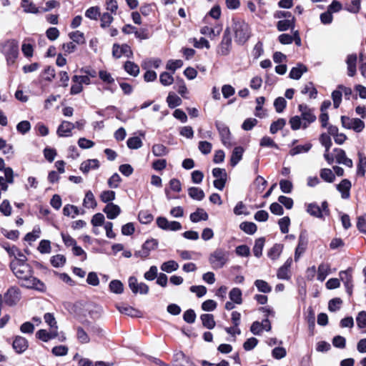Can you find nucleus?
<instances>
[{
  "mask_svg": "<svg viewBox=\"0 0 366 366\" xmlns=\"http://www.w3.org/2000/svg\"><path fill=\"white\" fill-rule=\"evenodd\" d=\"M0 53L6 58L8 65L14 64L19 56V43L14 39L6 40L0 44Z\"/></svg>",
  "mask_w": 366,
  "mask_h": 366,
  "instance_id": "f257e3e1",
  "label": "nucleus"
},
{
  "mask_svg": "<svg viewBox=\"0 0 366 366\" xmlns=\"http://www.w3.org/2000/svg\"><path fill=\"white\" fill-rule=\"evenodd\" d=\"M232 30L235 41L239 44H244L250 36L249 25L244 21L233 20Z\"/></svg>",
  "mask_w": 366,
  "mask_h": 366,
  "instance_id": "f03ea898",
  "label": "nucleus"
},
{
  "mask_svg": "<svg viewBox=\"0 0 366 366\" xmlns=\"http://www.w3.org/2000/svg\"><path fill=\"white\" fill-rule=\"evenodd\" d=\"M26 261L18 262L16 260H11L10 267L14 275L22 282H26L27 280L31 277L32 274V269Z\"/></svg>",
  "mask_w": 366,
  "mask_h": 366,
  "instance_id": "7ed1b4c3",
  "label": "nucleus"
},
{
  "mask_svg": "<svg viewBox=\"0 0 366 366\" xmlns=\"http://www.w3.org/2000/svg\"><path fill=\"white\" fill-rule=\"evenodd\" d=\"M229 260V252L223 248L216 249L209 257V262L213 269L222 268Z\"/></svg>",
  "mask_w": 366,
  "mask_h": 366,
  "instance_id": "20e7f679",
  "label": "nucleus"
},
{
  "mask_svg": "<svg viewBox=\"0 0 366 366\" xmlns=\"http://www.w3.org/2000/svg\"><path fill=\"white\" fill-rule=\"evenodd\" d=\"M299 111L301 113L300 117L302 121V129H307L309 125L316 121V116L314 110L309 108L306 104H300L298 106Z\"/></svg>",
  "mask_w": 366,
  "mask_h": 366,
  "instance_id": "39448f33",
  "label": "nucleus"
},
{
  "mask_svg": "<svg viewBox=\"0 0 366 366\" xmlns=\"http://www.w3.org/2000/svg\"><path fill=\"white\" fill-rule=\"evenodd\" d=\"M341 124L345 129H352L356 132H360L365 128V123L358 118H350L346 116H342Z\"/></svg>",
  "mask_w": 366,
  "mask_h": 366,
  "instance_id": "423d86ee",
  "label": "nucleus"
},
{
  "mask_svg": "<svg viewBox=\"0 0 366 366\" xmlns=\"http://www.w3.org/2000/svg\"><path fill=\"white\" fill-rule=\"evenodd\" d=\"M232 48V39L229 29L224 31L221 43L217 49V54L221 56H227Z\"/></svg>",
  "mask_w": 366,
  "mask_h": 366,
  "instance_id": "0eeeda50",
  "label": "nucleus"
},
{
  "mask_svg": "<svg viewBox=\"0 0 366 366\" xmlns=\"http://www.w3.org/2000/svg\"><path fill=\"white\" fill-rule=\"evenodd\" d=\"M157 246L158 241L157 239H148L142 244L141 249L135 252L134 255L145 259L149 257L151 251L154 250Z\"/></svg>",
  "mask_w": 366,
  "mask_h": 366,
  "instance_id": "6e6552de",
  "label": "nucleus"
},
{
  "mask_svg": "<svg viewBox=\"0 0 366 366\" xmlns=\"http://www.w3.org/2000/svg\"><path fill=\"white\" fill-rule=\"evenodd\" d=\"M157 226L164 230L177 231L181 229L182 225L179 222L168 221L165 217H159L157 219Z\"/></svg>",
  "mask_w": 366,
  "mask_h": 366,
  "instance_id": "1a4fd4ad",
  "label": "nucleus"
},
{
  "mask_svg": "<svg viewBox=\"0 0 366 366\" xmlns=\"http://www.w3.org/2000/svg\"><path fill=\"white\" fill-rule=\"evenodd\" d=\"M129 287L134 294L146 295L149 292V287L144 282H138L134 277H129Z\"/></svg>",
  "mask_w": 366,
  "mask_h": 366,
  "instance_id": "9d476101",
  "label": "nucleus"
},
{
  "mask_svg": "<svg viewBox=\"0 0 366 366\" xmlns=\"http://www.w3.org/2000/svg\"><path fill=\"white\" fill-rule=\"evenodd\" d=\"M112 55L117 59H119L122 56L130 57L132 56V51L130 46L126 44L122 45L114 44L112 47Z\"/></svg>",
  "mask_w": 366,
  "mask_h": 366,
  "instance_id": "9b49d317",
  "label": "nucleus"
},
{
  "mask_svg": "<svg viewBox=\"0 0 366 366\" xmlns=\"http://www.w3.org/2000/svg\"><path fill=\"white\" fill-rule=\"evenodd\" d=\"M12 346L16 352L21 354L27 350L29 342L25 337L17 335L14 338Z\"/></svg>",
  "mask_w": 366,
  "mask_h": 366,
  "instance_id": "f8f14e48",
  "label": "nucleus"
},
{
  "mask_svg": "<svg viewBox=\"0 0 366 366\" xmlns=\"http://www.w3.org/2000/svg\"><path fill=\"white\" fill-rule=\"evenodd\" d=\"M22 285L27 288L34 289L39 292H44L46 290L45 284L32 275L26 282H22Z\"/></svg>",
  "mask_w": 366,
  "mask_h": 366,
  "instance_id": "ddd939ff",
  "label": "nucleus"
},
{
  "mask_svg": "<svg viewBox=\"0 0 366 366\" xmlns=\"http://www.w3.org/2000/svg\"><path fill=\"white\" fill-rule=\"evenodd\" d=\"M334 152L335 154L336 162L338 164H344L350 168L352 167L353 162L352 159L346 156V153L343 149L336 148L334 149Z\"/></svg>",
  "mask_w": 366,
  "mask_h": 366,
  "instance_id": "4468645a",
  "label": "nucleus"
},
{
  "mask_svg": "<svg viewBox=\"0 0 366 366\" xmlns=\"http://www.w3.org/2000/svg\"><path fill=\"white\" fill-rule=\"evenodd\" d=\"M75 128L74 123L63 121L59 126L56 133L59 137H69L71 135V131Z\"/></svg>",
  "mask_w": 366,
  "mask_h": 366,
  "instance_id": "2eb2a0df",
  "label": "nucleus"
},
{
  "mask_svg": "<svg viewBox=\"0 0 366 366\" xmlns=\"http://www.w3.org/2000/svg\"><path fill=\"white\" fill-rule=\"evenodd\" d=\"M20 300L19 289L11 287L5 294V301L9 305H15Z\"/></svg>",
  "mask_w": 366,
  "mask_h": 366,
  "instance_id": "dca6fc26",
  "label": "nucleus"
},
{
  "mask_svg": "<svg viewBox=\"0 0 366 366\" xmlns=\"http://www.w3.org/2000/svg\"><path fill=\"white\" fill-rule=\"evenodd\" d=\"M307 244V241L303 234H300L298 239V244L295 252V261L297 262L302 254L305 252Z\"/></svg>",
  "mask_w": 366,
  "mask_h": 366,
  "instance_id": "f3484780",
  "label": "nucleus"
},
{
  "mask_svg": "<svg viewBox=\"0 0 366 366\" xmlns=\"http://www.w3.org/2000/svg\"><path fill=\"white\" fill-rule=\"evenodd\" d=\"M109 219H115L121 212L120 207L114 203H108L103 209Z\"/></svg>",
  "mask_w": 366,
  "mask_h": 366,
  "instance_id": "a211bd4d",
  "label": "nucleus"
},
{
  "mask_svg": "<svg viewBox=\"0 0 366 366\" xmlns=\"http://www.w3.org/2000/svg\"><path fill=\"white\" fill-rule=\"evenodd\" d=\"M36 336L44 342H48L49 340L56 338L58 336V332L56 329L51 328L49 332L46 330H39L36 332Z\"/></svg>",
  "mask_w": 366,
  "mask_h": 366,
  "instance_id": "6ab92c4d",
  "label": "nucleus"
},
{
  "mask_svg": "<svg viewBox=\"0 0 366 366\" xmlns=\"http://www.w3.org/2000/svg\"><path fill=\"white\" fill-rule=\"evenodd\" d=\"M357 55L355 54H349L346 59L347 66V74L349 76H354L356 74Z\"/></svg>",
  "mask_w": 366,
  "mask_h": 366,
  "instance_id": "aec40b11",
  "label": "nucleus"
},
{
  "mask_svg": "<svg viewBox=\"0 0 366 366\" xmlns=\"http://www.w3.org/2000/svg\"><path fill=\"white\" fill-rule=\"evenodd\" d=\"M351 182L347 179H342L340 184H337V189L341 193L343 199H347L350 197V190L351 188Z\"/></svg>",
  "mask_w": 366,
  "mask_h": 366,
  "instance_id": "412c9836",
  "label": "nucleus"
},
{
  "mask_svg": "<svg viewBox=\"0 0 366 366\" xmlns=\"http://www.w3.org/2000/svg\"><path fill=\"white\" fill-rule=\"evenodd\" d=\"M99 167V162L97 159H87L84 161L80 165V170L84 173H88L91 169H97Z\"/></svg>",
  "mask_w": 366,
  "mask_h": 366,
  "instance_id": "4be33fe9",
  "label": "nucleus"
},
{
  "mask_svg": "<svg viewBox=\"0 0 366 366\" xmlns=\"http://www.w3.org/2000/svg\"><path fill=\"white\" fill-rule=\"evenodd\" d=\"M345 276H347V280L344 282L347 293L351 295L352 292V277L350 269L342 271L340 272V277L342 281L345 280Z\"/></svg>",
  "mask_w": 366,
  "mask_h": 366,
  "instance_id": "5701e85b",
  "label": "nucleus"
},
{
  "mask_svg": "<svg viewBox=\"0 0 366 366\" xmlns=\"http://www.w3.org/2000/svg\"><path fill=\"white\" fill-rule=\"evenodd\" d=\"M8 254L10 257H14L12 260H16L18 262L27 260L26 255L15 246L8 247Z\"/></svg>",
  "mask_w": 366,
  "mask_h": 366,
  "instance_id": "b1692460",
  "label": "nucleus"
},
{
  "mask_svg": "<svg viewBox=\"0 0 366 366\" xmlns=\"http://www.w3.org/2000/svg\"><path fill=\"white\" fill-rule=\"evenodd\" d=\"M189 217L192 222H198L201 220H207L209 216L204 209L198 208L194 212L190 214Z\"/></svg>",
  "mask_w": 366,
  "mask_h": 366,
  "instance_id": "393cba45",
  "label": "nucleus"
},
{
  "mask_svg": "<svg viewBox=\"0 0 366 366\" xmlns=\"http://www.w3.org/2000/svg\"><path fill=\"white\" fill-rule=\"evenodd\" d=\"M218 130L219 134L221 136V139L223 144L226 147H231L232 144L230 142V132L227 127H218Z\"/></svg>",
  "mask_w": 366,
  "mask_h": 366,
  "instance_id": "a878e982",
  "label": "nucleus"
},
{
  "mask_svg": "<svg viewBox=\"0 0 366 366\" xmlns=\"http://www.w3.org/2000/svg\"><path fill=\"white\" fill-rule=\"evenodd\" d=\"M244 149L241 147H237L233 149L230 164L232 167L236 166L238 162L242 159Z\"/></svg>",
  "mask_w": 366,
  "mask_h": 366,
  "instance_id": "bb28decb",
  "label": "nucleus"
},
{
  "mask_svg": "<svg viewBox=\"0 0 366 366\" xmlns=\"http://www.w3.org/2000/svg\"><path fill=\"white\" fill-rule=\"evenodd\" d=\"M124 70L131 76H137L139 74V67L134 62L127 61L124 65Z\"/></svg>",
  "mask_w": 366,
  "mask_h": 366,
  "instance_id": "cd10ccee",
  "label": "nucleus"
},
{
  "mask_svg": "<svg viewBox=\"0 0 366 366\" xmlns=\"http://www.w3.org/2000/svg\"><path fill=\"white\" fill-rule=\"evenodd\" d=\"M307 71V67L303 64H299L293 67L290 72V77L293 79H299L302 75Z\"/></svg>",
  "mask_w": 366,
  "mask_h": 366,
  "instance_id": "c85d7f7f",
  "label": "nucleus"
},
{
  "mask_svg": "<svg viewBox=\"0 0 366 366\" xmlns=\"http://www.w3.org/2000/svg\"><path fill=\"white\" fill-rule=\"evenodd\" d=\"M83 204L86 208H95L97 207V201L92 191H87L83 201Z\"/></svg>",
  "mask_w": 366,
  "mask_h": 366,
  "instance_id": "c756f323",
  "label": "nucleus"
},
{
  "mask_svg": "<svg viewBox=\"0 0 366 366\" xmlns=\"http://www.w3.org/2000/svg\"><path fill=\"white\" fill-rule=\"evenodd\" d=\"M21 5L26 13L38 14L39 12V8L30 0H22Z\"/></svg>",
  "mask_w": 366,
  "mask_h": 366,
  "instance_id": "7c9ffc66",
  "label": "nucleus"
},
{
  "mask_svg": "<svg viewBox=\"0 0 366 366\" xmlns=\"http://www.w3.org/2000/svg\"><path fill=\"white\" fill-rule=\"evenodd\" d=\"M202 325L207 329H213L215 327V321L212 314H203L200 316Z\"/></svg>",
  "mask_w": 366,
  "mask_h": 366,
  "instance_id": "2f4dec72",
  "label": "nucleus"
},
{
  "mask_svg": "<svg viewBox=\"0 0 366 366\" xmlns=\"http://www.w3.org/2000/svg\"><path fill=\"white\" fill-rule=\"evenodd\" d=\"M188 194L192 199L197 201H201L204 198V191L198 187H190L188 189Z\"/></svg>",
  "mask_w": 366,
  "mask_h": 366,
  "instance_id": "473e14b6",
  "label": "nucleus"
},
{
  "mask_svg": "<svg viewBox=\"0 0 366 366\" xmlns=\"http://www.w3.org/2000/svg\"><path fill=\"white\" fill-rule=\"evenodd\" d=\"M330 267L328 264L322 263L318 267L317 280L323 282L330 273Z\"/></svg>",
  "mask_w": 366,
  "mask_h": 366,
  "instance_id": "72a5a7b5",
  "label": "nucleus"
},
{
  "mask_svg": "<svg viewBox=\"0 0 366 366\" xmlns=\"http://www.w3.org/2000/svg\"><path fill=\"white\" fill-rule=\"evenodd\" d=\"M307 212L312 216L317 217V218H322V212L320 208L317 204L315 203H311L307 205Z\"/></svg>",
  "mask_w": 366,
  "mask_h": 366,
  "instance_id": "f704fd0d",
  "label": "nucleus"
},
{
  "mask_svg": "<svg viewBox=\"0 0 366 366\" xmlns=\"http://www.w3.org/2000/svg\"><path fill=\"white\" fill-rule=\"evenodd\" d=\"M100 26L102 28L105 29L109 27L114 20V17L112 14L109 12H104L103 14H100Z\"/></svg>",
  "mask_w": 366,
  "mask_h": 366,
  "instance_id": "c9c22d12",
  "label": "nucleus"
},
{
  "mask_svg": "<svg viewBox=\"0 0 366 366\" xmlns=\"http://www.w3.org/2000/svg\"><path fill=\"white\" fill-rule=\"evenodd\" d=\"M320 177L325 182L332 183L335 179V176L330 169L324 168L320 170Z\"/></svg>",
  "mask_w": 366,
  "mask_h": 366,
  "instance_id": "e433bc0d",
  "label": "nucleus"
},
{
  "mask_svg": "<svg viewBox=\"0 0 366 366\" xmlns=\"http://www.w3.org/2000/svg\"><path fill=\"white\" fill-rule=\"evenodd\" d=\"M179 268V264L174 260H169L164 262L161 265V269L167 273L172 272L174 271L177 270Z\"/></svg>",
  "mask_w": 366,
  "mask_h": 366,
  "instance_id": "4c0bfd02",
  "label": "nucleus"
},
{
  "mask_svg": "<svg viewBox=\"0 0 366 366\" xmlns=\"http://www.w3.org/2000/svg\"><path fill=\"white\" fill-rule=\"evenodd\" d=\"M286 124V120L283 118H280L277 121L272 123L270 125L269 131L272 134H276L279 130H281Z\"/></svg>",
  "mask_w": 366,
  "mask_h": 366,
  "instance_id": "58836bf2",
  "label": "nucleus"
},
{
  "mask_svg": "<svg viewBox=\"0 0 366 366\" xmlns=\"http://www.w3.org/2000/svg\"><path fill=\"white\" fill-rule=\"evenodd\" d=\"M115 192L112 190H104L101 193L99 198L102 202L108 204L112 203L111 202L115 199Z\"/></svg>",
  "mask_w": 366,
  "mask_h": 366,
  "instance_id": "ea45409f",
  "label": "nucleus"
},
{
  "mask_svg": "<svg viewBox=\"0 0 366 366\" xmlns=\"http://www.w3.org/2000/svg\"><path fill=\"white\" fill-rule=\"evenodd\" d=\"M312 148V144L307 143L304 145H298L295 147L290 150V154L292 156L297 155L298 154L302 153V152H307L310 151V149Z\"/></svg>",
  "mask_w": 366,
  "mask_h": 366,
  "instance_id": "a19ab883",
  "label": "nucleus"
},
{
  "mask_svg": "<svg viewBox=\"0 0 366 366\" xmlns=\"http://www.w3.org/2000/svg\"><path fill=\"white\" fill-rule=\"evenodd\" d=\"M117 310L123 314L131 317H138L139 312L129 306H117Z\"/></svg>",
  "mask_w": 366,
  "mask_h": 366,
  "instance_id": "79ce46f5",
  "label": "nucleus"
},
{
  "mask_svg": "<svg viewBox=\"0 0 366 366\" xmlns=\"http://www.w3.org/2000/svg\"><path fill=\"white\" fill-rule=\"evenodd\" d=\"M168 152L167 148L161 144H157L152 147V153L156 157L165 156L167 154Z\"/></svg>",
  "mask_w": 366,
  "mask_h": 366,
  "instance_id": "37998d69",
  "label": "nucleus"
},
{
  "mask_svg": "<svg viewBox=\"0 0 366 366\" xmlns=\"http://www.w3.org/2000/svg\"><path fill=\"white\" fill-rule=\"evenodd\" d=\"M76 338L82 344H86L90 342L88 334L81 327H76Z\"/></svg>",
  "mask_w": 366,
  "mask_h": 366,
  "instance_id": "c03bdc74",
  "label": "nucleus"
},
{
  "mask_svg": "<svg viewBox=\"0 0 366 366\" xmlns=\"http://www.w3.org/2000/svg\"><path fill=\"white\" fill-rule=\"evenodd\" d=\"M264 245V239L259 238L255 241L253 253L257 257H259L262 254V249Z\"/></svg>",
  "mask_w": 366,
  "mask_h": 366,
  "instance_id": "a18cd8bd",
  "label": "nucleus"
},
{
  "mask_svg": "<svg viewBox=\"0 0 366 366\" xmlns=\"http://www.w3.org/2000/svg\"><path fill=\"white\" fill-rule=\"evenodd\" d=\"M254 285L259 292L263 293H269L272 290V287L268 285V283L262 280H257L254 282Z\"/></svg>",
  "mask_w": 366,
  "mask_h": 366,
  "instance_id": "49530a36",
  "label": "nucleus"
},
{
  "mask_svg": "<svg viewBox=\"0 0 366 366\" xmlns=\"http://www.w3.org/2000/svg\"><path fill=\"white\" fill-rule=\"evenodd\" d=\"M167 102L170 108H174L181 104L182 99L175 94L169 93Z\"/></svg>",
  "mask_w": 366,
  "mask_h": 366,
  "instance_id": "de8ad7c7",
  "label": "nucleus"
},
{
  "mask_svg": "<svg viewBox=\"0 0 366 366\" xmlns=\"http://www.w3.org/2000/svg\"><path fill=\"white\" fill-rule=\"evenodd\" d=\"M229 298L233 302L241 304L242 302L241 290L239 288H233L229 292Z\"/></svg>",
  "mask_w": 366,
  "mask_h": 366,
  "instance_id": "09e8293b",
  "label": "nucleus"
},
{
  "mask_svg": "<svg viewBox=\"0 0 366 366\" xmlns=\"http://www.w3.org/2000/svg\"><path fill=\"white\" fill-rule=\"evenodd\" d=\"M282 248L283 246L282 244H274L268 252L269 257L272 259H277L282 251Z\"/></svg>",
  "mask_w": 366,
  "mask_h": 366,
  "instance_id": "8fccbe9b",
  "label": "nucleus"
},
{
  "mask_svg": "<svg viewBox=\"0 0 366 366\" xmlns=\"http://www.w3.org/2000/svg\"><path fill=\"white\" fill-rule=\"evenodd\" d=\"M109 289L112 292L121 294L124 290L123 284L119 280H112L109 283Z\"/></svg>",
  "mask_w": 366,
  "mask_h": 366,
  "instance_id": "3c124183",
  "label": "nucleus"
},
{
  "mask_svg": "<svg viewBox=\"0 0 366 366\" xmlns=\"http://www.w3.org/2000/svg\"><path fill=\"white\" fill-rule=\"evenodd\" d=\"M127 143L128 147L132 149H137L142 146V142L138 137L129 138Z\"/></svg>",
  "mask_w": 366,
  "mask_h": 366,
  "instance_id": "603ef678",
  "label": "nucleus"
},
{
  "mask_svg": "<svg viewBox=\"0 0 366 366\" xmlns=\"http://www.w3.org/2000/svg\"><path fill=\"white\" fill-rule=\"evenodd\" d=\"M99 16L100 11L98 6H92L85 12V16L92 20H97Z\"/></svg>",
  "mask_w": 366,
  "mask_h": 366,
  "instance_id": "864d4df0",
  "label": "nucleus"
},
{
  "mask_svg": "<svg viewBox=\"0 0 366 366\" xmlns=\"http://www.w3.org/2000/svg\"><path fill=\"white\" fill-rule=\"evenodd\" d=\"M240 229L249 234H252L257 231V226L253 222H246L240 224Z\"/></svg>",
  "mask_w": 366,
  "mask_h": 366,
  "instance_id": "5fc2aeb1",
  "label": "nucleus"
},
{
  "mask_svg": "<svg viewBox=\"0 0 366 366\" xmlns=\"http://www.w3.org/2000/svg\"><path fill=\"white\" fill-rule=\"evenodd\" d=\"M361 0H352L346 5V9L353 14H357L360 10Z\"/></svg>",
  "mask_w": 366,
  "mask_h": 366,
  "instance_id": "6e6d98bb",
  "label": "nucleus"
},
{
  "mask_svg": "<svg viewBox=\"0 0 366 366\" xmlns=\"http://www.w3.org/2000/svg\"><path fill=\"white\" fill-rule=\"evenodd\" d=\"M38 250L41 254H49L51 251V242L49 240L43 239L39 242Z\"/></svg>",
  "mask_w": 366,
  "mask_h": 366,
  "instance_id": "4d7b16f0",
  "label": "nucleus"
},
{
  "mask_svg": "<svg viewBox=\"0 0 366 366\" xmlns=\"http://www.w3.org/2000/svg\"><path fill=\"white\" fill-rule=\"evenodd\" d=\"M159 81L162 85L169 86L173 83L174 78L172 74L164 71L160 74Z\"/></svg>",
  "mask_w": 366,
  "mask_h": 366,
  "instance_id": "13d9d810",
  "label": "nucleus"
},
{
  "mask_svg": "<svg viewBox=\"0 0 366 366\" xmlns=\"http://www.w3.org/2000/svg\"><path fill=\"white\" fill-rule=\"evenodd\" d=\"M69 36L73 41L77 44H84L85 41L84 34L79 31L69 33Z\"/></svg>",
  "mask_w": 366,
  "mask_h": 366,
  "instance_id": "bf43d9fd",
  "label": "nucleus"
},
{
  "mask_svg": "<svg viewBox=\"0 0 366 366\" xmlns=\"http://www.w3.org/2000/svg\"><path fill=\"white\" fill-rule=\"evenodd\" d=\"M289 123L292 130H298L302 128V121L300 116H294L290 118Z\"/></svg>",
  "mask_w": 366,
  "mask_h": 366,
  "instance_id": "052dcab7",
  "label": "nucleus"
},
{
  "mask_svg": "<svg viewBox=\"0 0 366 366\" xmlns=\"http://www.w3.org/2000/svg\"><path fill=\"white\" fill-rule=\"evenodd\" d=\"M12 207L9 200H4L0 204V212L4 216H10L11 214Z\"/></svg>",
  "mask_w": 366,
  "mask_h": 366,
  "instance_id": "680f3d73",
  "label": "nucleus"
},
{
  "mask_svg": "<svg viewBox=\"0 0 366 366\" xmlns=\"http://www.w3.org/2000/svg\"><path fill=\"white\" fill-rule=\"evenodd\" d=\"M302 93L309 94L310 98H316V95L317 94V89L314 87L312 83L309 82L307 84L304 88L302 89Z\"/></svg>",
  "mask_w": 366,
  "mask_h": 366,
  "instance_id": "e2e57ef3",
  "label": "nucleus"
},
{
  "mask_svg": "<svg viewBox=\"0 0 366 366\" xmlns=\"http://www.w3.org/2000/svg\"><path fill=\"white\" fill-rule=\"evenodd\" d=\"M66 262V258L62 254H56L51 257V263L55 267H62Z\"/></svg>",
  "mask_w": 366,
  "mask_h": 366,
  "instance_id": "0e129e2a",
  "label": "nucleus"
},
{
  "mask_svg": "<svg viewBox=\"0 0 366 366\" xmlns=\"http://www.w3.org/2000/svg\"><path fill=\"white\" fill-rule=\"evenodd\" d=\"M99 76L102 81L107 84H111L114 82V79L112 77V74L104 70H101L99 71Z\"/></svg>",
  "mask_w": 366,
  "mask_h": 366,
  "instance_id": "69168bd1",
  "label": "nucleus"
},
{
  "mask_svg": "<svg viewBox=\"0 0 366 366\" xmlns=\"http://www.w3.org/2000/svg\"><path fill=\"white\" fill-rule=\"evenodd\" d=\"M286 105L287 102L283 97H278L274 100V107L277 113L282 112Z\"/></svg>",
  "mask_w": 366,
  "mask_h": 366,
  "instance_id": "338daca9",
  "label": "nucleus"
},
{
  "mask_svg": "<svg viewBox=\"0 0 366 366\" xmlns=\"http://www.w3.org/2000/svg\"><path fill=\"white\" fill-rule=\"evenodd\" d=\"M212 145L207 141H200L198 144L199 150L204 154H208L211 152Z\"/></svg>",
  "mask_w": 366,
  "mask_h": 366,
  "instance_id": "774afa93",
  "label": "nucleus"
}]
</instances>
